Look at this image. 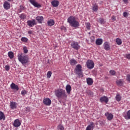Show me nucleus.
<instances>
[{
  "mask_svg": "<svg viewBox=\"0 0 130 130\" xmlns=\"http://www.w3.org/2000/svg\"><path fill=\"white\" fill-rule=\"evenodd\" d=\"M5 70H6V71H10V66L6 65L5 66Z\"/></svg>",
  "mask_w": 130,
  "mask_h": 130,
  "instance_id": "42",
  "label": "nucleus"
},
{
  "mask_svg": "<svg viewBox=\"0 0 130 130\" xmlns=\"http://www.w3.org/2000/svg\"><path fill=\"white\" fill-rule=\"evenodd\" d=\"M48 26H53L54 25V20L50 19L47 22Z\"/></svg>",
  "mask_w": 130,
  "mask_h": 130,
  "instance_id": "25",
  "label": "nucleus"
},
{
  "mask_svg": "<svg viewBox=\"0 0 130 130\" xmlns=\"http://www.w3.org/2000/svg\"><path fill=\"white\" fill-rule=\"evenodd\" d=\"M116 83L117 86H122V84H123V82L121 79L117 80Z\"/></svg>",
  "mask_w": 130,
  "mask_h": 130,
  "instance_id": "28",
  "label": "nucleus"
},
{
  "mask_svg": "<svg viewBox=\"0 0 130 130\" xmlns=\"http://www.w3.org/2000/svg\"><path fill=\"white\" fill-rule=\"evenodd\" d=\"M103 43V40L102 39H97L95 41V44L96 45H101Z\"/></svg>",
  "mask_w": 130,
  "mask_h": 130,
  "instance_id": "21",
  "label": "nucleus"
},
{
  "mask_svg": "<svg viewBox=\"0 0 130 130\" xmlns=\"http://www.w3.org/2000/svg\"><path fill=\"white\" fill-rule=\"evenodd\" d=\"M23 52L24 53H28V49H27V47H23Z\"/></svg>",
  "mask_w": 130,
  "mask_h": 130,
  "instance_id": "40",
  "label": "nucleus"
},
{
  "mask_svg": "<svg viewBox=\"0 0 130 130\" xmlns=\"http://www.w3.org/2000/svg\"><path fill=\"white\" fill-rule=\"evenodd\" d=\"M106 117H107L108 120H112L113 119V114L110 113L109 112H107L105 114Z\"/></svg>",
  "mask_w": 130,
  "mask_h": 130,
  "instance_id": "11",
  "label": "nucleus"
},
{
  "mask_svg": "<svg viewBox=\"0 0 130 130\" xmlns=\"http://www.w3.org/2000/svg\"><path fill=\"white\" fill-rule=\"evenodd\" d=\"M21 94L22 96H25V95L27 94V91H26L25 90H23L21 91Z\"/></svg>",
  "mask_w": 130,
  "mask_h": 130,
  "instance_id": "41",
  "label": "nucleus"
},
{
  "mask_svg": "<svg viewBox=\"0 0 130 130\" xmlns=\"http://www.w3.org/2000/svg\"><path fill=\"white\" fill-rule=\"evenodd\" d=\"M55 95L58 99H67L68 95L66 90L62 89H58L55 91Z\"/></svg>",
  "mask_w": 130,
  "mask_h": 130,
  "instance_id": "2",
  "label": "nucleus"
},
{
  "mask_svg": "<svg viewBox=\"0 0 130 130\" xmlns=\"http://www.w3.org/2000/svg\"><path fill=\"white\" fill-rule=\"evenodd\" d=\"M110 75H111L112 76H115V74H116V72H115V71L114 70H111L110 71Z\"/></svg>",
  "mask_w": 130,
  "mask_h": 130,
  "instance_id": "39",
  "label": "nucleus"
},
{
  "mask_svg": "<svg viewBox=\"0 0 130 130\" xmlns=\"http://www.w3.org/2000/svg\"><path fill=\"white\" fill-rule=\"evenodd\" d=\"M43 103L46 106H49L51 104V100L50 99L46 98L43 100Z\"/></svg>",
  "mask_w": 130,
  "mask_h": 130,
  "instance_id": "10",
  "label": "nucleus"
},
{
  "mask_svg": "<svg viewBox=\"0 0 130 130\" xmlns=\"http://www.w3.org/2000/svg\"><path fill=\"white\" fill-rule=\"evenodd\" d=\"M116 101H118V102H119L121 100V96H120V95L119 94H117L115 97Z\"/></svg>",
  "mask_w": 130,
  "mask_h": 130,
  "instance_id": "30",
  "label": "nucleus"
},
{
  "mask_svg": "<svg viewBox=\"0 0 130 130\" xmlns=\"http://www.w3.org/2000/svg\"><path fill=\"white\" fill-rule=\"evenodd\" d=\"M36 19L40 24H42V21L44 20V18L42 16H38L36 18Z\"/></svg>",
  "mask_w": 130,
  "mask_h": 130,
  "instance_id": "19",
  "label": "nucleus"
},
{
  "mask_svg": "<svg viewBox=\"0 0 130 130\" xmlns=\"http://www.w3.org/2000/svg\"><path fill=\"white\" fill-rule=\"evenodd\" d=\"M123 2H124L125 4H126V3H127V0H123Z\"/></svg>",
  "mask_w": 130,
  "mask_h": 130,
  "instance_id": "51",
  "label": "nucleus"
},
{
  "mask_svg": "<svg viewBox=\"0 0 130 130\" xmlns=\"http://www.w3.org/2000/svg\"><path fill=\"white\" fill-rule=\"evenodd\" d=\"M6 120V117L5 116V114H4V112L0 111V120Z\"/></svg>",
  "mask_w": 130,
  "mask_h": 130,
  "instance_id": "24",
  "label": "nucleus"
},
{
  "mask_svg": "<svg viewBox=\"0 0 130 130\" xmlns=\"http://www.w3.org/2000/svg\"><path fill=\"white\" fill-rule=\"evenodd\" d=\"M21 125V122H20V120L17 119L14 120L13 122V126L14 127H19Z\"/></svg>",
  "mask_w": 130,
  "mask_h": 130,
  "instance_id": "14",
  "label": "nucleus"
},
{
  "mask_svg": "<svg viewBox=\"0 0 130 130\" xmlns=\"http://www.w3.org/2000/svg\"><path fill=\"white\" fill-rule=\"evenodd\" d=\"M27 24L29 27H33V26H35V25H37V23L35 19H32V20H28L27 21Z\"/></svg>",
  "mask_w": 130,
  "mask_h": 130,
  "instance_id": "8",
  "label": "nucleus"
},
{
  "mask_svg": "<svg viewBox=\"0 0 130 130\" xmlns=\"http://www.w3.org/2000/svg\"><path fill=\"white\" fill-rule=\"evenodd\" d=\"M70 64H72V66L77 64V60H76L75 59H71L70 60Z\"/></svg>",
  "mask_w": 130,
  "mask_h": 130,
  "instance_id": "27",
  "label": "nucleus"
},
{
  "mask_svg": "<svg viewBox=\"0 0 130 130\" xmlns=\"http://www.w3.org/2000/svg\"><path fill=\"white\" fill-rule=\"evenodd\" d=\"M67 22L70 24V26L73 27V28H78V27H80V23L76 20L75 16H70L67 19Z\"/></svg>",
  "mask_w": 130,
  "mask_h": 130,
  "instance_id": "1",
  "label": "nucleus"
},
{
  "mask_svg": "<svg viewBox=\"0 0 130 130\" xmlns=\"http://www.w3.org/2000/svg\"><path fill=\"white\" fill-rule=\"evenodd\" d=\"M126 58H128V59H130V54H127L126 56Z\"/></svg>",
  "mask_w": 130,
  "mask_h": 130,
  "instance_id": "48",
  "label": "nucleus"
},
{
  "mask_svg": "<svg viewBox=\"0 0 130 130\" xmlns=\"http://www.w3.org/2000/svg\"><path fill=\"white\" fill-rule=\"evenodd\" d=\"M10 87L12 90H16V91H18L19 90V86L18 85H16V84L12 83L10 85Z\"/></svg>",
  "mask_w": 130,
  "mask_h": 130,
  "instance_id": "18",
  "label": "nucleus"
},
{
  "mask_svg": "<svg viewBox=\"0 0 130 130\" xmlns=\"http://www.w3.org/2000/svg\"><path fill=\"white\" fill-rule=\"evenodd\" d=\"M4 8L5 10H10L11 9V4H10V3L6 1L4 3Z\"/></svg>",
  "mask_w": 130,
  "mask_h": 130,
  "instance_id": "16",
  "label": "nucleus"
},
{
  "mask_svg": "<svg viewBox=\"0 0 130 130\" xmlns=\"http://www.w3.org/2000/svg\"><path fill=\"white\" fill-rule=\"evenodd\" d=\"M86 27L88 30H90L91 29V24H90L89 22H87L86 23Z\"/></svg>",
  "mask_w": 130,
  "mask_h": 130,
  "instance_id": "36",
  "label": "nucleus"
},
{
  "mask_svg": "<svg viewBox=\"0 0 130 130\" xmlns=\"http://www.w3.org/2000/svg\"><path fill=\"white\" fill-rule=\"evenodd\" d=\"M28 34H33V31L32 30H29L28 31Z\"/></svg>",
  "mask_w": 130,
  "mask_h": 130,
  "instance_id": "49",
  "label": "nucleus"
},
{
  "mask_svg": "<svg viewBox=\"0 0 130 130\" xmlns=\"http://www.w3.org/2000/svg\"><path fill=\"white\" fill-rule=\"evenodd\" d=\"M92 10L94 11V12H97V11H98V5H94L92 7Z\"/></svg>",
  "mask_w": 130,
  "mask_h": 130,
  "instance_id": "34",
  "label": "nucleus"
},
{
  "mask_svg": "<svg viewBox=\"0 0 130 130\" xmlns=\"http://www.w3.org/2000/svg\"><path fill=\"white\" fill-rule=\"evenodd\" d=\"M100 102H105V103H108V101H109V100L108 99V98L107 96H103L100 98Z\"/></svg>",
  "mask_w": 130,
  "mask_h": 130,
  "instance_id": "12",
  "label": "nucleus"
},
{
  "mask_svg": "<svg viewBox=\"0 0 130 130\" xmlns=\"http://www.w3.org/2000/svg\"><path fill=\"white\" fill-rule=\"evenodd\" d=\"M59 102H60V103H61V102L60 101H59Z\"/></svg>",
  "mask_w": 130,
  "mask_h": 130,
  "instance_id": "53",
  "label": "nucleus"
},
{
  "mask_svg": "<svg viewBox=\"0 0 130 130\" xmlns=\"http://www.w3.org/2000/svg\"><path fill=\"white\" fill-rule=\"evenodd\" d=\"M116 42L117 44H118V45H121V44H122V41H121V39L119 38H117L116 39Z\"/></svg>",
  "mask_w": 130,
  "mask_h": 130,
  "instance_id": "26",
  "label": "nucleus"
},
{
  "mask_svg": "<svg viewBox=\"0 0 130 130\" xmlns=\"http://www.w3.org/2000/svg\"><path fill=\"white\" fill-rule=\"evenodd\" d=\"M8 2H11V0H7Z\"/></svg>",
  "mask_w": 130,
  "mask_h": 130,
  "instance_id": "52",
  "label": "nucleus"
},
{
  "mask_svg": "<svg viewBox=\"0 0 130 130\" xmlns=\"http://www.w3.org/2000/svg\"><path fill=\"white\" fill-rule=\"evenodd\" d=\"M98 23H100L101 24V25H103V24H105V23H106V22L105 21L104 19H103V18H101V17L99 18V19L98 20Z\"/></svg>",
  "mask_w": 130,
  "mask_h": 130,
  "instance_id": "23",
  "label": "nucleus"
},
{
  "mask_svg": "<svg viewBox=\"0 0 130 130\" xmlns=\"http://www.w3.org/2000/svg\"><path fill=\"white\" fill-rule=\"evenodd\" d=\"M94 127H95V125L94 124V122H91L90 124L87 126L86 130H93L94 129Z\"/></svg>",
  "mask_w": 130,
  "mask_h": 130,
  "instance_id": "17",
  "label": "nucleus"
},
{
  "mask_svg": "<svg viewBox=\"0 0 130 130\" xmlns=\"http://www.w3.org/2000/svg\"><path fill=\"white\" fill-rule=\"evenodd\" d=\"M103 46L104 49L107 50V51L110 50V45H109V43H108V42H105L104 43Z\"/></svg>",
  "mask_w": 130,
  "mask_h": 130,
  "instance_id": "13",
  "label": "nucleus"
},
{
  "mask_svg": "<svg viewBox=\"0 0 130 130\" xmlns=\"http://www.w3.org/2000/svg\"><path fill=\"white\" fill-rule=\"evenodd\" d=\"M66 89L67 93L70 94L71 93V91L72 90V87L71 86V85L69 84H68L66 86Z\"/></svg>",
  "mask_w": 130,
  "mask_h": 130,
  "instance_id": "22",
  "label": "nucleus"
},
{
  "mask_svg": "<svg viewBox=\"0 0 130 130\" xmlns=\"http://www.w3.org/2000/svg\"><path fill=\"white\" fill-rule=\"evenodd\" d=\"M57 130H64V127H63V125L61 124H59L57 126Z\"/></svg>",
  "mask_w": 130,
  "mask_h": 130,
  "instance_id": "32",
  "label": "nucleus"
},
{
  "mask_svg": "<svg viewBox=\"0 0 130 130\" xmlns=\"http://www.w3.org/2000/svg\"><path fill=\"white\" fill-rule=\"evenodd\" d=\"M71 45L72 48H74V49H76V50H79V49H80V48L81 47V46L79 45V43L75 41L72 42Z\"/></svg>",
  "mask_w": 130,
  "mask_h": 130,
  "instance_id": "6",
  "label": "nucleus"
},
{
  "mask_svg": "<svg viewBox=\"0 0 130 130\" xmlns=\"http://www.w3.org/2000/svg\"><path fill=\"white\" fill-rule=\"evenodd\" d=\"M23 10H24V7H23V6L20 5V11H19V13H21V12H22V11H23Z\"/></svg>",
  "mask_w": 130,
  "mask_h": 130,
  "instance_id": "44",
  "label": "nucleus"
},
{
  "mask_svg": "<svg viewBox=\"0 0 130 130\" xmlns=\"http://www.w3.org/2000/svg\"><path fill=\"white\" fill-rule=\"evenodd\" d=\"M82 65L78 64L76 65L74 70V73L77 75L79 78H83V70H82Z\"/></svg>",
  "mask_w": 130,
  "mask_h": 130,
  "instance_id": "4",
  "label": "nucleus"
},
{
  "mask_svg": "<svg viewBox=\"0 0 130 130\" xmlns=\"http://www.w3.org/2000/svg\"><path fill=\"white\" fill-rule=\"evenodd\" d=\"M8 56L11 59L14 58V53H13L12 51L9 52Z\"/></svg>",
  "mask_w": 130,
  "mask_h": 130,
  "instance_id": "29",
  "label": "nucleus"
},
{
  "mask_svg": "<svg viewBox=\"0 0 130 130\" xmlns=\"http://www.w3.org/2000/svg\"><path fill=\"white\" fill-rule=\"evenodd\" d=\"M10 108L14 110V109H17V107L18 106V103H16L15 102H10Z\"/></svg>",
  "mask_w": 130,
  "mask_h": 130,
  "instance_id": "9",
  "label": "nucleus"
},
{
  "mask_svg": "<svg viewBox=\"0 0 130 130\" xmlns=\"http://www.w3.org/2000/svg\"><path fill=\"white\" fill-rule=\"evenodd\" d=\"M51 4L53 8H56L59 5V1L57 0H54L51 2Z\"/></svg>",
  "mask_w": 130,
  "mask_h": 130,
  "instance_id": "15",
  "label": "nucleus"
},
{
  "mask_svg": "<svg viewBox=\"0 0 130 130\" xmlns=\"http://www.w3.org/2000/svg\"><path fill=\"white\" fill-rule=\"evenodd\" d=\"M123 17H125V18H127V12H124L123 13Z\"/></svg>",
  "mask_w": 130,
  "mask_h": 130,
  "instance_id": "45",
  "label": "nucleus"
},
{
  "mask_svg": "<svg viewBox=\"0 0 130 130\" xmlns=\"http://www.w3.org/2000/svg\"><path fill=\"white\" fill-rule=\"evenodd\" d=\"M86 66L87 69L91 70V69H93V68H94V62L92 61V60H87V61L86 62Z\"/></svg>",
  "mask_w": 130,
  "mask_h": 130,
  "instance_id": "7",
  "label": "nucleus"
},
{
  "mask_svg": "<svg viewBox=\"0 0 130 130\" xmlns=\"http://www.w3.org/2000/svg\"><path fill=\"white\" fill-rule=\"evenodd\" d=\"M124 118L127 120L130 119V110L128 111L127 115L124 116Z\"/></svg>",
  "mask_w": 130,
  "mask_h": 130,
  "instance_id": "31",
  "label": "nucleus"
},
{
  "mask_svg": "<svg viewBox=\"0 0 130 130\" xmlns=\"http://www.w3.org/2000/svg\"><path fill=\"white\" fill-rule=\"evenodd\" d=\"M112 20H113V21H115V20H116L115 16H112Z\"/></svg>",
  "mask_w": 130,
  "mask_h": 130,
  "instance_id": "50",
  "label": "nucleus"
},
{
  "mask_svg": "<svg viewBox=\"0 0 130 130\" xmlns=\"http://www.w3.org/2000/svg\"><path fill=\"white\" fill-rule=\"evenodd\" d=\"M29 3L35 7V8H37V9H40V8H42V6H41V4L38 3L36 0H29Z\"/></svg>",
  "mask_w": 130,
  "mask_h": 130,
  "instance_id": "5",
  "label": "nucleus"
},
{
  "mask_svg": "<svg viewBox=\"0 0 130 130\" xmlns=\"http://www.w3.org/2000/svg\"><path fill=\"white\" fill-rule=\"evenodd\" d=\"M86 94L88 96H93V92H92V91L89 89L86 91Z\"/></svg>",
  "mask_w": 130,
  "mask_h": 130,
  "instance_id": "33",
  "label": "nucleus"
},
{
  "mask_svg": "<svg viewBox=\"0 0 130 130\" xmlns=\"http://www.w3.org/2000/svg\"><path fill=\"white\" fill-rule=\"evenodd\" d=\"M18 58L19 61L21 62L22 64H26V63L29 62V57L27 55H23L22 53L18 55Z\"/></svg>",
  "mask_w": 130,
  "mask_h": 130,
  "instance_id": "3",
  "label": "nucleus"
},
{
  "mask_svg": "<svg viewBox=\"0 0 130 130\" xmlns=\"http://www.w3.org/2000/svg\"><path fill=\"white\" fill-rule=\"evenodd\" d=\"M87 84L89 86H92L93 85V79L90 78H88L86 79Z\"/></svg>",
  "mask_w": 130,
  "mask_h": 130,
  "instance_id": "20",
  "label": "nucleus"
},
{
  "mask_svg": "<svg viewBox=\"0 0 130 130\" xmlns=\"http://www.w3.org/2000/svg\"><path fill=\"white\" fill-rule=\"evenodd\" d=\"M52 73H51V71H49L47 73V77L48 79L50 78V77H51Z\"/></svg>",
  "mask_w": 130,
  "mask_h": 130,
  "instance_id": "38",
  "label": "nucleus"
},
{
  "mask_svg": "<svg viewBox=\"0 0 130 130\" xmlns=\"http://www.w3.org/2000/svg\"><path fill=\"white\" fill-rule=\"evenodd\" d=\"M100 124H101V125L103 126V125H104L105 124V123H104L103 121H100Z\"/></svg>",
  "mask_w": 130,
  "mask_h": 130,
  "instance_id": "46",
  "label": "nucleus"
},
{
  "mask_svg": "<svg viewBox=\"0 0 130 130\" xmlns=\"http://www.w3.org/2000/svg\"><path fill=\"white\" fill-rule=\"evenodd\" d=\"M127 80L128 82H130V75H127Z\"/></svg>",
  "mask_w": 130,
  "mask_h": 130,
  "instance_id": "47",
  "label": "nucleus"
},
{
  "mask_svg": "<svg viewBox=\"0 0 130 130\" xmlns=\"http://www.w3.org/2000/svg\"><path fill=\"white\" fill-rule=\"evenodd\" d=\"M27 16L25 15V14L22 13V14H21V15L19 16V18L20 19H21V20H25V19H26V17Z\"/></svg>",
  "mask_w": 130,
  "mask_h": 130,
  "instance_id": "35",
  "label": "nucleus"
},
{
  "mask_svg": "<svg viewBox=\"0 0 130 130\" xmlns=\"http://www.w3.org/2000/svg\"><path fill=\"white\" fill-rule=\"evenodd\" d=\"M21 40L22 42H28V39L25 37L21 38Z\"/></svg>",
  "mask_w": 130,
  "mask_h": 130,
  "instance_id": "37",
  "label": "nucleus"
},
{
  "mask_svg": "<svg viewBox=\"0 0 130 130\" xmlns=\"http://www.w3.org/2000/svg\"><path fill=\"white\" fill-rule=\"evenodd\" d=\"M91 39V42H93V41H95V37L94 36H92L90 37Z\"/></svg>",
  "mask_w": 130,
  "mask_h": 130,
  "instance_id": "43",
  "label": "nucleus"
}]
</instances>
